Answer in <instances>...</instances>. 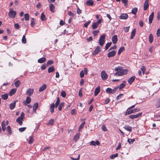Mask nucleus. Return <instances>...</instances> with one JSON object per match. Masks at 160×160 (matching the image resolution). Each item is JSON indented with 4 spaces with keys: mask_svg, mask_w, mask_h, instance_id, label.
I'll use <instances>...</instances> for the list:
<instances>
[{
    "mask_svg": "<svg viewBox=\"0 0 160 160\" xmlns=\"http://www.w3.org/2000/svg\"><path fill=\"white\" fill-rule=\"evenodd\" d=\"M123 128L126 130L131 132L132 131V127L128 126V125H125L124 127Z\"/></svg>",
    "mask_w": 160,
    "mask_h": 160,
    "instance_id": "obj_18",
    "label": "nucleus"
},
{
    "mask_svg": "<svg viewBox=\"0 0 160 160\" xmlns=\"http://www.w3.org/2000/svg\"><path fill=\"white\" fill-rule=\"evenodd\" d=\"M80 155L79 154L77 158H74L72 157H70V158L72 160H79L80 159Z\"/></svg>",
    "mask_w": 160,
    "mask_h": 160,
    "instance_id": "obj_56",
    "label": "nucleus"
},
{
    "mask_svg": "<svg viewBox=\"0 0 160 160\" xmlns=\"http://www.w3.org/2000/svg\"><path fill=\"white\" fill-rule=\"evenodd\" d=\"M101 77L103 80L107 79L108 78V75L104 70L102 71L101 72Z\"/></svg>",
    "mask_w": 160,
    "mask_h": 160,
    "instance_id": "obj_7",
    "label": "nucleus"
},
{
    "mask_svg": "<svg viewBox=\"0 0 160 160\" xmlns=\"http://www.w3.org/2000/svg\"><path fill=\"white\" fill-rule=\"evenodd\" d=\"M100 144V143L98 140L95 142L93 141H92L90 142V145L95 146L96 145H98Z\"/></svg>",
    "mask_w": 160,
    "mask_h": 160,
    "instance_id": "obj_12",
    "label": "nucleus"
},
{
    "mask_svg": "<svg viewBox=\"0 0 160 160\" xmlns=\"http://www.w3.org/2000/svg\"><path fill=\"white\" fill-rule=\"evenodd\" d=\"M49 8L50 10L52 12H55V6L53 4L51 3L49 5Z\"/></svg>",
    "mask_w": 160,
    "mask_h": 160,
    "instance_id": "obj_22",
    "label": "nucleus"
},
{
    "mask_svg": "<svg viewBox=\"0 0 160 160\" xmlns=\"http://www.w3.org/2000/svg\"><path fill=\"white\" fill-rule=\"evenodd\" d=\"M60 100L59 97H58L57 99V101L55 103V108H57L60 103Z\"/></svg>",
    "mask_w": 160,
    "mask_h": 160,
    "instance_id": "obj_42",
    "label": "nucleus"
},
{
    "mask_svg": "<svg viewBox=\"0 0 160 160\" xmlns=\"http://www.w3.org/2000/svg\"><path fill=\"white\" fill-rule=\"evenodd\" d=\"M54 122V120L53 119H50L48 123V125H53Z\"/></svg>",
    "mask_w": 160,
    "mask_h": 160,
    "instance_id": "obj_45",
    "label": "nucleus"
},
{
    "mask_svg": "<svg viewBox=\"0 0 160 160\" xmlns=\"http://www.w3.org/2000/svg\"><path fill=\"white\" fill-rule=\"evenodd\" d=\"M80 77L81 78H82L84 77V73L83 71V70H82L80 73Z\"/></svg>",
    "mask_w": 160,
    "mask_h": 160,
    "instance_id": "obj_58",
    "label": "nucleus"
},
{
    "mask_svg": "<svg viewBox=\"0 0 160 160\" xmlns=\"http://www.w3.org/2000/svg\"><path fill=\"white\" fill-rule=\"evenodd\" d=\"M55 107V106L54 103L52 104L50 107V110L52 113L54 112Z\"/></svg>",
    "mask_w": 160,
    "mask_h": 160,
    "instance_id": "obj_26",
    "label": "nucleus"
},
{
    "mask_svg": "<svg viewBox=\"0 0 160 160\" xmlns=\"http://www.w3.org/2000/svg\"><path fill=\"white\" fill-rule=\"evenodd\" d=\"M138 8H133L132 10V13L133 14H136L138 12Z\"/></svg>",
    "mask_w": 160,
    "mask_h": 160,
    "instance_id": "obj_34",
    "label": "nucleus"
},
{
    "mask_svg": "<svg viewBox=\"0 0 160 160\" xmlns=\"http://www.w3.org/2000/svg\"><path fill=\"white\" fill-rule=\"evenodd\" d=\"M135 138L128 139V142L129 144H132L133 142L135 141Z\"/></svg>",
    "mask_w": 160,
    "mask_h": 160,
    "instance_id": "obj_41",
    "label": "nucleus"
},
{
    "mask_svg": "<svg viewBox=\"0 0 160 160\" xmlns=\"http://www.w3.org/2000/svg\"><path fill=\"white\" fill-rule=\"evenodd\" d=\"M17 91V89L16 88H13V89H12L11 91L10 92L9 94V95L10 96H11L12 95H13L14 94L16 91Z\"/></svg>",
    "mask_w": 160,
    "mask_h": 160,
    "instance_id": "obj_24",
    "label": "nucleus"
},
{
    "mask_svg": "<svg viewBox=\"0 0 160 160\" xmlns=\"http://www.w3.org/2000/svg\"><path fill=\"white\" fill-rule=\"evenodd\" d=\"M105 35H102L100 38L99 39V44L102 46L105 42Z\"/></svg>",
    "mask_w": 160,
    "mask_h": 160,
    "instance_id": "obj_4",
    "label": "nucleus"
},
{
    "mask_svg": "<svg viewBox=\"0 0 160 160\" xmlns=\"http://www.w3.org/2000/svg\"><path fill=\"white\" fill-rule=\"evenodd\" d=\"M112 89L110 88H108L106 89V92L108 93H111L112 94Z\"/></svg>",
    "mask_w": 160,
    "mask_h": 160,
    "instance_id": "obj_38",
    "label": "nucleus"
},
{
    "mask_svg": "<svg viewBox=\"0 0 160 160\" xmlns=\"http://www.w3.org/2000/svg\"><path fill=\"white\" fill-rule=\"evenodd\" d=\"M149 0H146L143 5V10L145 11L147 10L149 7Z\"/></svg>",
    "mask_w": 160,
    "mask_h": 160,
    "instance_id": "obj_11",
    "label": "nucleus"
},
{
    "mask_svg": "<svg viewBox=\"0 0 160 160\" xmlns=\"http://www.w3.org/2000/svg\"><path fill=\"white\" fill-rule=\"evenodd\" d=\"M18 102V100H15L10 104L9 107L10 109L13 110L15 108L16 103Z\"/></svg>",
    "mask_w": 160,
    "mask_h": 160,
    "instance_id": "obj_13",
    "label": "nucleus"
},
{
    "mask_svg": "<svg viewBox=\"0 0 160 160\" xmlns=\"http://www.w3.org/2000/svg\"><path fill=\"white\" fill-rule=\"evenodd\" d=\"M14 84L16 88L18 87L20 84V81L19 80H18L17 81H16L15 82Z\"/></svg>",
    "mask_w": 160,
    "mask_h": 160,
    "instance_id": "obj_43",
    "label": "nucleus"
},
{
    "mask_svg": "<svg viewBox=\"0 0 160 160\" xmlns=\"http://www.w3.org/2000/svg\"><path fill=\"white\" fill-rule=\"evenodd\" d=\"M86 3L88 6H92L93 5V2L92 0H88Z\"/></svg>",
    "mask_w": 160,
    "mask_h": 160,
    "instance_id": "obj_29",
    "label": "nucleus"
},
{
    "mask_svg": "<svg viewBox=\"0 0 160 160\" xmlns=\"http://www.w3.org/2000/svg\"><path fill=\"white\" fill-rule=\"evenodd\" d=\"M25 114L23 112H22L20 117H19L16 120V121L19 123L20 125H22V121L24 118Z\"/></svg>",
    "mask_w": 160,
    "mask_h": 160,
    "instance_id": "obj_2",
    "label": "nucleus"
},
{
    "mask_svg": "<svg viewBox=\"0 0 160 160\" xmlns=\"http://www.w3.org/2000/svg\"><path fill=\"white\" fill-rule=\"evenodd\" d=\"M64 103L63 102H61L59 104L58 107V109L59 111L62 110V108L63 107Z\"/></svg>",
    "mask_w": 160,
    "mask_h": 160,
    "instance_id": "obj_44",
    "label": "nucleus"
},
{
    "mask_svg": "<svg viewBox=\"0 0 160 160\" xmlns=\"http://www.w3.org/2000/svg\"><path fill=\"white\" fill-rule=\"evenodd\" d=\"M129 29V26L125 27L124 28V30L125 32H128Z\"/></svg>",
    "mask_w": 160,
    "mask_h": 160,
    "instance_id": "obj_59",
    "label": "nucleus"
},
{
    "mask_svg": "<svg viewBox=\"0 0 160 160\" xmlns=\"http://www.w3.org/2000/svg\"><path fill=\"white\" fill-rule=\"evenodd\" d=\"M140 69L142 71V73L143 74L145 71V67L143 66H142L141 67Z\"/></svg>",
    "mask_w": 160,
    "mask_h": 160,
    "instance_id": "obj_57",
    "label": "nucleus"
},
{
    "mask_svg": "<svg viewBox=\"0 0 160 160\" xmlns=\"http://www.w3.org/2000/svg\"><path fill=\"white\" fill-rule=\"evenodd\" d=\"M61 95L63 98H65L66 95V93L65 91H62L61 93Z\"/></svg>",
    "mask_w": 160,
    "mask_h": 160,
    "instance_id": "obj_54",
    "label": "nucleus"
},
{
    "mask_svg": "<svg viewBox=\"0 0 160 160\" xmlns=\"http://www.w3.org/2000/svg\"><path fill=\"white\" fill-rule=\"evenodd\" d=\"M128 17V15L126 13H122L119 16L120 19H126Z\"/></svg>",
    "mask_w": 160,
    "mask_h": 160,
    "instance_id": "obj_15",
    "label": "nucleus"
},
{
    "mask_svg": "<svg viewBox=\"0 0 160 160\" xmlns=\"http://www.w3.org/2000/svg\"><path fill=\"white\" fill-rule=\"evenodd\" d=\"M110 101V99L109 98H106L105 102H104L105 104H107Z\"/></svg>",
    "mask_w": 160,
    "mask_h": 160,
    "instance_id": "obj_63",
    "label": "nucleus"
},
{
    "mask_svg": "<svg viewBox=\"0 0 160 160\" xmlns=\"http://www.w3.org/2000/svg\"><path fill=\"white\" fill-rule=\"evenodd\" d=\"M136 32V29L135 28L133 30V31L132 32L131 36L130 37L131 39H132L133 38V37L135 36Z\"/></svg>",
    "mask_w": 160,
    "mask_h": 160,
    "instance_id": "obj_27",
    "label": "nucleus"
},
{
    "mask_svg": "<svg viewBox=\"0 0 160 160\" xmlns=\"http://www.w3.org/2000/svg\"><path fill=\"white\" fill-rule=\"evenodd\" d=\"M124 50L125 48L123 47H122L121 48H120L118 51V54L119 55Z\"/></svg>",
    "mask_w": 160,
    "mask_h": 160,
    "instance_id": "obj_39",
    "label": "nucleus"
},
{
    "mask_svg": "<svg viewBox=\"0 0 160 160\" xmlns=\"http://www.w3.org/2000/svg\"><path fill=\"white\" fill-rule=\"evenodd\" d=\"M24 18L26 21H28L29 19V16L28 13H26L24 14Z\"/></svg>",
    "mask_w": 160,
    "mask_h": 160,
    "instance_id": "obj_47",
    "label": "nucleus"
},
{
    "mask_svg": "<svg viewBox=\"0 0 160 160\" xmlns=\"http://www.w3.org/2000/svg\"><path fill=\"white\" fill-rule=\"evenodd\" d=\"M31 99L29 97L26 98L25 101H23V103L25 106L27 105L28 104L30 103L31 102Z\"/></svg>",
    "mask_w": 160,
    "mask_h": 160,
    "instance_id": "obj_10",
    "label": "nucleus"
},
{
    "mask_svg": "<svg viewBox=\"0 0 160 160\" xmlns=\"http://www.w3.org/2000/svg\"><path fill=\"white\" fill-rule=\"evenodd\" d=\"M38 103H35L34 104L33 107V112H36V110L38 108Z\"/></svg>",
    "mask_w": 160,
    "mask_h": 160,
    "instance_id": "obj_25",
    "label": "nucleus"
},
{
    "mask_svg": "<svg viewBox=\"0 0 160 160\" xmlns=\"http://www.w3.org/2000/svg\"><path fill=\"white\" fill-rule=\"evenodd\" d=\"M101 48L99 46H98L92 53V54L94 55H96L101 50Z\"/></svg>",
    "mask_w": 160,
    "mask_h": 160,
    "instance_id": "obj_9",
    "label": "nucleus"
},
{
    "mask_svg": "<svg viewBox=\"0 0 160 160\" xmlns=\"http://www.w3.org/2000/svg\"><path fill=\"white\" fill-rule=\"evenodd\" d=\"M6 130L7 132H8L9 134H11V130L9 126L7 127Z\"/></svg>",
    "mask_w": 160,
    "mask_h": 160,
    "instance_id": "obj_53",
    "label": "nucleus"
},
{
    "mask_svg": "<svg viewBox=\"0 0 160 160\" xmlns=\"http://www.w3.org/2000/svg\"><path fill=\"white\" fill-rule=\"evenodd\" d=\"M126 82L125 81L123 82L119 86V89L121 90L125 86Z\"/></svg>",
    "mask_w": 160,
    "mask_h": 160,
    "instance_id": "obj_32",
    "label": "nucleus"
},
{
    "mask_svg": "<svg viewBox=\"0 0 160 160\" xmlns=\"http://www.w3.org/2000/svg\"><path fill=\"white\" fill-rule=\"evenodd\" d=\"M99 32V30H95L92 32V34L94 36H96Z\"/></svg>",
    "mask_w": 160,
    "mask_h": 160,
    "instance_id": "obj_55",
    "label": "nucleus"
},
{
    "mask_svg": "<svg viewBox=\"0 0 160 160\" xmlns=\"http://www.w3.org/2000/svg\"><path fill=\"white\" fill-rule=\"evenodd\" d=\"M34 92V89L32 88H29L28 89L26 92V94L29 97L31 96Z\"/></svg>",
    "mask_w": 160,
    "mask_h": 160,
    "instance_id": "obj_8",
    "label": "nucleus"
},
{
    "mask_svg": "<svg viewBox=\"0 0 160 160\" xmlns=\"http://www.w3.org/2000/svg\"><path fill=\"white\" fill-rule=\"evenodd\" d=\"M8 94L7 93H5L4 94H2L1 96V98L2 99L6 100L8 98Z\"/></svg>",
    "mask_w": 160,
    "mask_h": 160,
    "instance_id": "obj_30",
    "label": "nucleus"
},
{
    "mask_svg": "<svg viewBox=\"0 0 160 160\" xmlns=\"http://www.w3.org/2000/svg\"><path fill=\"white\" fill-rule=\"evenodd\" d=\"M47 67V65L44 63L42 66L41 68L42 70H44L46 69Z\"/></svg>",
    "mask_w": 160,
    "mask_h": 160,
    "instance_id": "obj_60",
    "label": "nucleus"
},
{
    "mask_svg": "<svg viewBox=\"0 0 160 160\" xmlns=\"http://www.w3.org/2000/svg\"><path fill=\"white\" fill-rule=\"evenodd\" d=\"M140 109L139 108H135L131 110H128L127 109L125 113V115H127L130 114H131L132 113H134L136 112H138L139 111H140Z\"/></svg>",
    "mask_w": 160,
    "mask_h": 160,
    "instance_id": "obj_3",
    "label": "nucleus"
},
{
    "mask_svg": "<svg viewBox=\"0 0 160 160\" xmlns=\"http://www.w3.org/2000/svg\"><path fill=\"white\" fill-rule=\"evenodd\" d=\"M22 41L23 43L25 44L26 43V39L25 35H23L22 36Z\"/></svg>",
    "mask_w": 160,
    "mask_h": 160,
    "instance_id": "obj_50",
    "label": "nucleus"
},
{
    "mask_svg": "<svg viewBox=\"0 0 160 160\" xmlns=\"http://www.w3.org/2000/svg\"><path fill=\"white\" fill-rule=\"evenodd\" d=\"M46 87L47 86L46 84H43L42 85L40 88L39 91L40 92H41L45 89L46 88Z\"/></svg>",
    "mask_w": 160,
    "mask_h": 160,
    "instance_id": "obj_23",
    "label": "nucleus"
},
{
    "mask_svg": "<svg viewBox=\"0 0 160 160\" xmlns=\"http://www.w3.org/2000/svg\"><path fill=\"white\" fill-rule=\"evenodd\" d=\"M34 141V139L33 136H30L29 137V140L28 141V143L29 144L32 143Z\"/></svg>",
    "mask_w": 160,
    "mask_h": 160,
    "instance_id": "obj_49",
    "label": "nucleus"
},
{
    "mask_svg": "<svg viewBox=\"0 0 160 160\" xmlns=\"http://www.w3.org/2000/svg\"><path fill=\"white\" fill-rule=\"evenodd\" d=\"M135 76L131 77L128 80V83L130 84H132L135 80Z\"/></svg>",
    "mask_w": 160,
    "mask_h": 160,
    "instance_id": "obj_20",
    "label": "nucleus"
},
{
    "mask_svg": "<svg viewBox=\"0 0 160 160\" xmlns=\"http://www.w3.org/2000/svg\"><path fill=\"white\" fill-rule=\"evenodd\" d=\"M41 19L42 21H44L46 19V16L43 12L41 14Z\"/></svg>",
    "mask_w": 160,
    "mask_h": 160,
    "instance_id": "obj_33",
    "label": "nucleus"
},
{
    "mask_svg": "<svg viewBox=\"0 0 160 160\" xmlns=\"http://www.w3.org/2000/svg\"><path fill=\"white\" fill-rule=\"evenodd\" d=\"M80 134V133H77L74 135L73 138V140L74 141L76 142L79 139Z\"/></svg>",
    "mask_w": 160,
    "mask_h": 160,
    "instance_id": "obj_19",
    "label": "nucleus"
},
{
    "mask_svg": "<svg viewBox=\"0 0 160 160\" xmlns=\"http://www.w3.org/2000/svg\"><path fill=\"white\" fill-rule=\"evenodd\" d=\"M149 40L150 43H152L153 41V37L152 34H150L149 37Z\"/></svg>",
    "mask_w": 160,
    "mask_h": 160,
    "instance_id": "obj_36",
    "label": "nucleus"
},
{
    "mask_svg": "<svg viewBox=\"0 0 160 160\" xmlns=\"http://www.w3.org/2000/svg\"><path fill=\"white\" fill-rule=\"evenodd\" d=\"M8 16L11 18H14L16 14V12L11 8L9 9Z\"/></svg>",
    "mask_w": 160,
    "mask_h": 160,
    "instance_id": "obj_5",
    "label": "nucleus"
},
{
    "mask_svg": "<svg viewBox=\"0 0 160 160\" xmlns=\"http://www.w3.org/2000/svg\"><path fill=\"white\" fill-rule=\"evenodd\" d=\"M118 153H116L115 154H112L110 157V158L111 159H113L115 158L118 157Z\"/></svg>",
    "mask_w": 160,
    "mask_h": 160,
    "instance_id": "obj_48",
    "label": "nucleus"
},
{
    "mask_svg": "<svg viewBox=\"0 0 160 160\" xmlns=\"http://www.w3.org/2000/svg\"><path fill=\"white\" fill-rule=\"evenodd\" d=\"M116 54V52L115 51L113 50L108 53V58L113 57Z\"/></svg>",
    "mask_w": 160,
    "mask_h": 160,
    "instance_id": "obj_14",
    "label": "nucleus"
},
{
    "mask_svg": "<svg viewBox=\"0 0 160 160\" xmlns=\"http://www.w3.org/2000/svg\"><path fill=\"white\" fill-rule=\"evenodd\" d=\"M142 114V112H140L136 115H131L129 116V118L131 119H134L140 117Z\"/></svg>",
    "mask_w": 160,
    "mask_h": 160,
    "instance_id": "obj_6",
    "label": "nucleus"
},
{
    "mask_svg": "<svg viewBox=\"0 0 160 160\" xmlns=\"http://www.w3.org/2000/svg\"><path fill=\"white\" fill-rule=\"evenodd\" d=\"M91 21H89L88 22H86L84 24V26L85 27L87 28L88 25L90 23Z\"/></svg>",
    "mask_w": 160,
    "mask_h": 160,
    "instance_id": "obj_62",
    "label": "nucleus"
},
{
    "mask_svg": "<svg viewBox=\"0 0 160 160\" xmlns=\"http://www.w3.org/2000/svg\"><path fill=\"white\" fill-rule=\"evenodd\" d=\"M100 87H97L94 91V95L96 96L100 92Z\"/></svg>",
    "mask_w": 160,
    "mask_h": 160,
    "instance_id": "obj_21",
    "label": "nucleus"
},
{
    "mask_svg": "<svg viewBox=\"0 0 160 160\" xmlns=\"http://www.w3.org/2000/svg\"><path fill=\"white\" fill-rule=\"evenodd\" d=\"M112 44V42H109L105 46V50H107L108 48Z\"/></svg>",
    "mask_w": 160,
    "mask_h": 160,
    "instance_id": "obj_46",
    "label": "nucleus"
},
{
    "mask_svg": "<svg viewBox=\"0 0 160 160\" xmlns=\"http://www.w3.org/2000/svg\"><path fill=\"white\" fill-rule=\"evenodd\" d=\"M55 70V69L53 66H52L48 68V73H50L53 72Z\"/></svg>",
    "mask_w": 160,
    "mask_h": 160,
    "instance_id": "obj_31",
    "label": "nucleus"
},
{
    "mask_svg": "<svg viewBox=\"0 0 160 160\" xmlns=\"http://www.w3.org/2000/svg\"><path fill=\"white\" fill-rule=\"evenodd\" d=\"M118 39L117 35H114L112 38V40L113 43L114 44H115L117 43L118 41Z\"/></svg>",
    "mask_w": 160,
    "mask_h": 160,
    "instance_id": "obj_16",
    "label": "nucleus"
},
{
    "mask_svg": "<svg viewBox=\"0 0 160 160\" xmlns=\"http://www.w3.org/2000/svg\"><path fill=\"white\" fill-rule=\"evenodd\" d=\"M35 24V22L33 18H32L31 19V25L32 27H33Z\"/></svg>",
    "mask_w": 160,
    "mask_h": 160,
    "instance_id": "obj_40",
    "label": "nucleus"
},
{
    "mask_svg": "<svg viewBox=\"0 0 160 160\" xmlns=\"http://www.w3.org/2000/svg\"><path fill=\"white\" fill-rule=\"evenodd\" d=\"M98 25H99L96 22L93 23L92 26V28L93 29V30H95L96 28H97L98 27Z\"/></svg>",
    "mask_w": 160,
    "mask_h": 160,
    "instance_id": "obj_35",
    "label": "nucleus"
},
{
    "mask_svg": "<svg viewBox=\"0 0 160 160\" xmlns=\"http://www.w3.org/2000/svg\"><path fill=\"white\" fill-rule=\"evenodd\" d=\"M85 123V122H83L80 125L79 127V131L84 127Z\"/></svg>",
    "mask_w": 160,
    "mask_h": 160,
    "instance_id": "obj_52",
    "label": "nucleus"
},
{
    "mask_svg": "<svg viewBox=\"0 0 160 160\" xmlns=\"http://www.w3.org/2000/svg\"><path fill=\"white\" fill-rule=\"evenodd\" d=\"M156 107L157 108L160 107V98L158 99L157 101Z\"/></svg>",
    "mask_w": 160,
    "mask_h": 160,
    "instance_id": "obj_37",
    "label": "nucleus"
},
{
    "mask_svg": "<svg viewBox=\"0 0 160 160\" xmlns=\"http://www.w3.org/2000/svg\"><path fill=\"white\" fill-rule=\"evenodd\" d=\"M46 58L43 57L39 59L38 60V62L40 63H43L46 61Z\"/></svg>",
    "mask_w": 160,
    "mask_h": 160,
    "instance_id": "obj_28",
    "label": "nucleus"
},
{
    "mask_svg": "<svg viewBox=\"0 0 160 160\" xmlns=\"http://www.w3.org/2000/svg\"><path fill=\"white\" fill-rule=\"evenodd\" d=\"M14 26L15 28L16 29H18L20 27L19 25L17 23H15L14 24Z\"/></svg>",
    "mask_w": 160,
    "mask_h": 160,
    "instance_id": "obj_64",
    "label": "nucleus"
},
{
    "mask_svg": "<svg viewBox=\"0 0 160 160\" xmlns=\"http://www.w3.org/2000/svg\"><path fill=\"white\" fill-rule=\"evenodd\" d=\"M114 70L117 72L114 74V76L118 77L122 76L126 74L128 72L127 69H123L121 66H119L115 68Z\"/></svg>",
    "mask_w": 160,
    "mask_h": 160,
    "instance_id": "obj_1",
    "label": "nucleus"
},
{
    "mask_svg": "<svg viewBox=\"0 0 160 160\" xmlns=\"http://www.w3.org/2000/svg\"><path fill=\"white\" fill-rule=\"evenodd\" d=\"M53 63V61L52 60H49L47 62L46 64L47 67H48L51 65H52Z\"/></svg>",
    "mask_w": 160,
    "mask_h": 160,
    "instance_id": "obj_51",
    "label": "nucleus"
},
{
    "mask_svg": "<svg viewBox=\"0 0 160 160\" xmlns=\"http://www.w3.org/2000/svg\"><path fill=\"white\" fill-rule=\"evenodd\" d=\"M154 12H152L150 15L149 18V22L150 24L152 23L154 17Z\"/></svg>",
    "mask_w": 160,
    "mask_h": 160,
    "instance_id": "obj_17",
    "label": "nucleus"
},
{
    "mask_svg": "<svg viewBox=\"0 0 160 160\" xmlns=\"http://www.w3.org/2000/svg\"><path fill=\"white\" fill-rule=\"evenodd\" d=\"M26 128V127L21 128L19 129V130L20 132H22L25 131Z\"/></svg>",
    "mask_w": 160,
    "mask_h": 160,
    "instance_id": "obj_61",
    "label": "nucleus"
}]
</instances>
